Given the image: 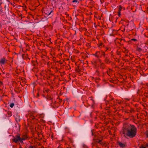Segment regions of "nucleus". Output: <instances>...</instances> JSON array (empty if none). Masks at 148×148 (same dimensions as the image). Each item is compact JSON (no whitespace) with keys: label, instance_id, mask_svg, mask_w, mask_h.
<instances>
[{"label":"nucleus","instance_id":"21","mask_svg":"<svg viewBox=\"0 0 148 148\" xmlns=\"http://www.w3.org/2000/svg\"><path fill=\"white\" fill-rule=\"evenodd\" d=\"M118 103L120 104V103H121V102H118Z\"/></svg>","mask_w":148,"mask_h":148},{"label":"nucleus","instance_id":"19","mask_svg":"<svg viewBox=\"0 0 148 148\" xmlns=\"http://www.w3.org/2000/svg\"><path fill=\"white\" fill-rule=\"evenodd\" d=\"M145 146V147H146V148L148 147V144H146Z\"/></svg>","mask_w":148,"mask_h":148},{"label":"nucleus","instance_id":"9","mask_svg":"<svg viewBox=\"0 0 148 148\" xmlns=\"http://www.w3.org/2000/svg\"><path fill=\"white\" fill-rule=\"evenodd\" d=\"M98 143L102 145H104L105 144V143L103 142H102L101 140H99Z\"/></svg>","mask_w":148,"mask_h":148},{"label":"nucleus","instance_id":"17","mask_svg":"<svg viewBox=\"0 0 148 148\" xmlns=\"http://www.w3.org/2000/svg\"><path fill=\"white\" fill-rule=\"evenodd\" d=\"M77 2V0H73V2Z\"/></svg>","mask_w":148,"mask_h":148},{"label":"nucleus","instance_id":"2","mask_svg":"<svg viewBox=\"0 0 148 148\" xmlns=\"http://www.w3.org/2000/svg\"><path fill=\"white\" fill-rule=\"evenodd\" d=\"M21 140L19 134H18L15 136H14L12 139V141L15 143H17L18 141H19L21 144L23 143V141Z\"/></svg>","mask_w":148,"mask_h":148},{"label":"nucleus","instance_id":"7","mask_svg":"<svg viewBox=\"0 0 148 148\" xmlns=\"http://www.w3.org/2000/svg\"><path fill=\"white\" fill-rule=\"evenodd\" d=\"M96 57L99 58L100 56V53L99 52H97L96 53L94 54Z\"/></svg>","mask_w":148,"mask_h":148},{"label":"nucleus","instance_id":"20","mask_svg":"<svg viewBox=\"0 0 148 148\" xmlns=\"http://www.w3.org/2000/svg\"><path fill=\"white\" fill-rule=\"evenodd\" d=\"M146 136L148 138V133H147L146 134Z\"/></svg>","mask_w":148,"mask_h":148},{"label":"nucleus","instance_id":"1","mask_svg":"<svg viewBox=\"0 0 148 148\" xmlns=\"http://www.w3.org/2000/svg\"><path fill=\"white\" fill-rule=\"evenodd\" d=\"M137 128L135 126L130 124L124 125L120 132L122 136L125 138H133L136 135Z\"/></svg>","mask_w":148,"mask_h":148},{"label":"nucleus","instance_id":"8","mask_svg":"<svg viewBox=\"0 0 148 148\" xmlns=\"http://www.w3.org/2000/svg\"><path fill=\"white\" fill-rule=\"evenodd\" d=\"M119 145L121 147L123 148L125 146V144L120 142L119 143Z\"/></svg>","mask_w":148,"mask_h":148},{"label":"nucleus","instance_id":"22","mask_svg":"<svg viewBox=\"0 0 148 148\" xmlns=\"http://www.w3.org/2000/svg\"><path fill=\"white\" fill-rule=\"evenodd\" d=\"M67 148H71L69 147H67Z\"/></svg>","mask_w":148,"mask_h":148},{"label":"nucleus","instance_id":"15","mask_svg":"<svg viewBox=\"0 0 148 148\" xmlns=\"http://www.w3.org/2000/svg\"><path fill=\"white\" fill-rule=\"evenodd\" d=\"M132 40L134 41H137V40L135 38H133L131 39Z\"/></svg>","mask_w":148,"mask_h":148},{"label":"nucleus","instance_id":"3","mask_svg":"<svg viewBox=\"0 0 148 148\" xmlns=\"http://www.w3.org/2000/svg\"><path fill=\"white\" fill-rule=\"evenodd\" d=\"M36 115V114L34 112H30L29 113L28 115L27 116V117H28V116L29 117V118H27L28 121L29 122L31 120L34 119Z\"/></svg>","mask_w":148,"mask_h":148},{"label":"nucleus","instance_id":"18","mask_svg":"<svg viewBox=\"0 0 148 148\" xmlns=\"http://www.w3.org/2000/svg\"><path fill=\"white\" fill-rule=\"evenodd\" d=\"M34 147H34L32 146L31 145L29 147V148H34Z\"/></svg>","mask_w":148,"mask_h":148},{"label":"nucleus","instance_id":"4","mask_svg":"<svg viewBox=\"0 0 148 148\" xmlns=\"http://www.w3.org/2000/svg\"><path fill=\"white\" fill-rule=\"evenodd\" d=\"M7 61V60L4 58H1L0 60V63L1 65H4Z\"/></svg>","mask_w":148,"mask_h":148},{"label":"nucleus","instance_id":"6","mask_svg":"<svg viewBox=\"0 0 148 148\" xmlns=\"http://www.w3.org/2000/svg\"><path fill=\"white\" fill-rule=\"evenodd\" d=\"M52 11L51 10H48L45 11V14L48 15H50L51 13L52 12Z\"/></svg>","mask_w":148,"mask_h":148},{"label":"nucleus","instance_id":"11","mask_svg":"<svg viewBox=\"0 0 148 148\" xmlns=\"http://www.w3.org/2000/svg\"><path fill=\"white\" fill-rule=\"evenodd\" d=\"M14 104L13 103H12L10 104V106L11 108H12L14 106Z\"/></svg>","mask_w":148,"mask_h":148},{"label":"nucleus","instance_id":"14","mask_svg":"<svg viewBox=\"0 0 148 148\" xmlns=\"http://www.w3.org/2000/svg\"><path fill=\"white\" fill-rule=\"evenodd\" d=\"M118 16H121V12L120 11H119L118 12Z\"/></svg>","mask_w":148,"mask_h":148},{"label":"nucleus","instance_id":"13","mask_svg":"<svg viewBox=\"0 0 148 148\" xmlns=\"http://www.w3.org/2000/svg\"><path fill=\"white\" fill-rule=\"evenodd\" d=\"M137 50L139 51H140L142 50L141 49L140 47H138L137 48Z\"/></svg>","mask_w":148,"mask_h":148},{"label":"nucleus","instance_id":"10","mask_svg":"<svg viewBox=\"0 0 148 148\" xmlns=\"http://www.w3.org/2000/svg\"><path fill=\"white\" fill-rule=\"evenodd\" d=\"M122 9V7L121 6V5H120L119 6V11H121Z\"/></svg>","mask_w":148,"mask_h":148},{"label":"nucleus","instance_id":"16","mask_svg":"<svg viewBox=\"0 0 148 148\" xmlns=\"http://www.w3.org/2000/svg\"><path fill=\"white\" fill-rule=\"evenodd\" d=\"M49 91V90H45V91H44V92L45 93V92H48Z\"/></svg>","mask_w":148,"mask_h":148},{"label":"nucleus","instance_id":"5","mask_svg":"<svg viewBox=\"0 0 148 148\" xmlns=\"http://www.w3.org/2000/svg\"><path fill=\"white\" fill-rule=\"evenodd\" d=\"M28 138V137L26 135H24L21 138L22 141L24 140H26Z\"/></svg>","mask_w":148,"mask_h":148},{"label":"nucleus","instance_id":"12","mask_svg":"<svg viewBox=\"0 0 148 148\" xmlns=\"http://www.w3.org/2000/svg\"><path fill=\"white\" fill-rule=\"evenodd\" d=\"M140 148H146V147H145V146L143 145H142L140 147Z\"/></svg>","mask_w":148,"mask_h":148},{"label":"nucleus","instance_id":"23","mask_svg":"<svg viewBox=\"0 0 148 148\" xmlns=\"http://www.w3.org/2000/svg\"><path fill=\"white\" fill-rule=\"evenodd\" d=\"M92 135H93V133H92Z\"/></svg>","mask_w":148,"mask_h":148}]
</instances>
